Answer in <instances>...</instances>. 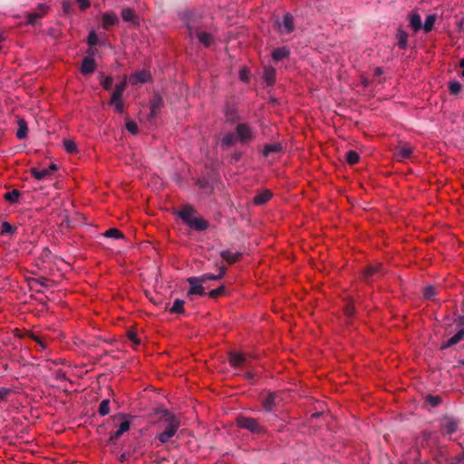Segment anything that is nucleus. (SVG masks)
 Wrapping results in <instances>:
<instances>
[{
    "instance_id": "17",
    "label": "nucleus",
    "mask_w": 464,
    "mask_h": 464,
    "mask_svg": "<svg viewBox=\"0 0 464 464\" xmlns=\"http://www.w3.org/2000/svg\"><path fill=\"white\" fill-rule=\"evenodd\" d=\"M408 34L403 30L399 28L396 33L397 44L400 49L406 50L408 47Z\"/></svg>"
},
{
    "instance_id": "55",
    "label": "nucleus",
    "mask_w": 464,
    "mask_h": 464,
    "mask_svg": "<svg viewBox=\"0 0 464 464\" xmlns=\"http://www.w3.org/2000/svg\"><path fill=\"white\" fill-rule=\"evenodd\" d=\"M76 3L79 4V7L81 10H86L91 6V3L89 0H75Z\"/></svg>"
},
{
    "instance_id": "59",
    "label": "nucleus",
    "mask_w": 464,
    "mask_h": 464,
    "mask_svg": "<svg viewBox=\"0 0 464 464\" xmlns=\"http://www.w3.org/2000/svg\"><path fill=\"white\" fill-rule=\"evenodd\" d=\"M459 363L463 364L464 365V360H460L459 361Z\"/></svg>"
},
{
    "instance_id": "12",
    "label": "nucleus",
    "mask_w": 464,
    "mask_h": 464,
    "mask_svg": "<svg viewBox=\"0 0 464 464\" xmlns=\"http://www.w3.org/2000/svg\"><path fill=\"white\" fill-rule=\"evenodd\" d=\"M409 26L413 30V32H418L421 28V18L420 15L416 11H411L408 14Z\"/></svg>"
},
{
    "instance_id": "37",
    "label": "nucleus",
    "mask_w": 464,
    "mask_h": 464,
    "mask_svg": "<svg viewBox=\"0 0 464 464\" xmlns=\"http://www.w3.org/2000/svg\"><path fill=\"white\" fill-rule=\"evenodd\" d=\"M110 401L109 400H103L99 406L98 412L102 416H106L110 412Z\"/></svg>"
},
{
    "instance_id": "5",
    "label": "nucleus",
    "mask_w": 464,
    "mask_h": 464,
    "mask_svg": "<svg viewBox=\"0 0 464 464\" xmlns=\"http://www.w3.org/2000/svg\"><path fill=\"white\" fill-rule=\"evenodd\" d=\"M188 282L190 285V288L188 293V295H205L204 287L202 285V284L204 282L200 280L199 276L198 277H189L188 279Z\"/></svg>"
},
{
    "instance_id": "27",
    "label": "nucleus",
    "mask_w": 464,
    "mask_h": 464,
    "mask_svg": "<svg viewBox=\"0 0 464 464\" xmlns=\"http://www.w3.org/2000/svg\"><path fill=\"white\" fill-rule=\"evenodd\" d=\"M162 106V100L160 97H157L150 101V118H154L157 114V111Z\"/></svg>"
},
{
    "instance_id": "61",
    "label": "nucleus",
    "mask_w": 464,
    "mask_h": 464,
    "mask_svg": "<svg viewBox=\"0 0 464 464\" xmlns=\"http://www.w3.org/2000/svg\"><path fill=\"white\" fill-rule=\"evenodd\" d=\"M462 323L464 324V319H463Z\"/></svg>"
},
{
    "instance_id": "39",
    "label": "nucleus",
    "mask_w": 464,
    "mask_h": 464,
    "mask_svg": "<svg viewBox=\"0 0 464 464\" xmlns=\"http://www.w3.org/2000/svg\"><path fill=\"white\" fill-rule=\"evenodd\" d=\"M104 236L106 237L121 238L123 234L117 228H110L105 231Z\"/></svg>"
},
{
    "instance_id": "1",
    "label": "nucleus",
    "mask_w": 464,
    "mask_h": 464,
    "mask_svg": "<svg viewBox=\"0 0 464 464\" xmlns=\"http://www.w3.org/2000/svg\"><path fill=\"white\" fill-rule=\"evenodd\" d=\"M161 421L164 423L165 429L157 435V439L161 443H167L179 430L180 427V420L170 411H163Z\"/></svg>"
},
{
    "instance_id": "47",
    "label": "nucleus",
    "mask_w": 464,
    "mask_h": 464,
    "mask_svg": "<svg viewBox=\"0 0 464 464\" xmlns=\"http://www.w3.org/2000/svg\"><path fill=\"white\" fill-rule=\"evenodd\" d=\"M235 143V138L231 133L226 134L222 139V144L225 146H232Z\"/></svg>"
},
{
    "instance_id": "45",
    "label": "nucleus",
    "mask_w": 464,
    "mask_h": 464,
    "mask_svg": "<svg viewBox=\"0 0 464 464\" xmlns=\"http://www.w3.org/2000/svg\"><path fill=\"white\" fill-rule=\"evenodd\" d=\"M435 295V289L431 285H428L423 289V295L426 299H432Z\"/></svg>"
},
{
    "instance_id": "7",
    "label": "nucleus",
    "mask_w": 464,
    "mask_h": 464,
    "mask_svg": "<svg viewBox=\"0 0 464 464\" xmlns=\"http://www.w3.org/2000/svg\"><path fill=\"white\" fill-rule=\"evenodd\" d=\"M237 134L242 142L250 141L253 138L250 127L245 123H240L237 126Z\"/></svg>"
},
{
    "instance_id": "41",
    "label": "nucleus",
    "mask_w": 464,
    "mask_h": 464,
    "mask_svg": "<svg viewBox=\"0 0 464 464\" xmlns=\"http://www.w3.org/2000/svg\"><path fill=\"white\" fill-rule=\"evenodd\" d=\"M14 392L10 388L0 387V402L7 401V398Z\"/></svg>"
},
{
    "instance_id": "54",
    "label": "nucleus",
    "mask_w": 464,
    "mask_h": 464,
    "mask_svg": "<svg viewBox=\"0 0 464 464\" xmlns=\"http://www.w3.org/2000/svg\"><path fill=\"white\" fill-rule=\"evenodd\" d=\"M127 336L128 338L132 341V343L135 344V345H138L140 343V340L139 338L137 337V334L133 331H129L128 334H127Z\"/></svg>"
},
{
    "instance_id": "9",
    "label": "nucleus",
    "mask_w": 464,
    "mask_h": 464,
    "mask_svg": "<svg viewBox=\"0 0 464 464\" xmlns=\"http://www.w3.org/2000/svg\"><path fill=\"white\" fill-rule=\"evenodd\" d=\"M130 428V422L129 420H124L122 421L118 430L113 432L110 438H109V442L111 443V444H115L116 441L125 433L127 432Z\"/></svg>"
},
{
    "instance_id": "48",
    "label": "nucleus",
    "mask_w": 464,
    "mask_h": 464,
    "mask_svg": "<svg viewBox=\"0 0 464 464\" xmlns=\"http://www.w3.org/2000/svg\"><path fill=\"white\" fill-rule=\"evenodd\" d=\"M126 129L132 134L138 133V125L133 121H128L126 122Z\"/></svg>"
},
{
    "instance_id": "28",
    "label": "nucleus",
    "mask_w": 464,
    "mask_h": 464,
    "mask_svg": "<svg viewBox=\"0 0 464 464\" xmlns=\"http://www.w3.org/2000/svg\"><path fill=\"white\" fill-rule=\"evenodd\" d=\"M226 274V268L224 266H221L219 268V274L218 275H211V274H204L202 276H200V280L203 281L204 283L208 280H218V279H220L224 276V275Z\"/></svg>"
},
{
    "instance_id": "19",
    "label": "nucleus",
    "mask_w": 464,
    "mask_h": 464,
    "mask_svg": "<svg viewBox=\"0 0 464 464\" xmlns=\"http://www.w3.org/2000/svg\"><path fill=\"white\" fill-rule=\"evenodd\" d=\"M18 130L16 131V137L19 140H24L27 137L28 127L27 122L24 119L17 121Z\"/></svg>"
},
{
    "instance_id": "42",
    "label": "nucleus",
    "mask_w": 464,
    "mask_h": 464,
    "mask_svg": "<svg viewBox=\"0 0 464 464\" xmlns=\"http://www.w3.org/2000/svg\"><path fill=\"white\" fill-rule=\"evenodd\" d=\"M110 105L114 106L115 111L121 114L124 111V102L122 100L110 101Z\"/></svg>"
},
{
    "instance_id": "14",
    "label": "nucleus",
    "mask_w": 464,
    "mask_h": 464,
    "mask_svg": "<svg viewBox=\"0 0 464 464\" xmlns=\"http://www.w3.org/2000/svg\"><path fill=\"white\" fill-rule=\"evenodd\" d=\"M96 70V63L91 57L83 58L81 66V72L84 75L92 73Z\"/></svg>"
},
{
    "instance_id": "49",
    "label": "nucleus",
    "mask_w": 464,
    "mask_h": 464,
    "mask_svg": "<svg viewBox=\"0 0 464 464\" xmlns=\"http://www.w3.org/2000/svg\"><path fill=\"white\" fill-rule=\"evenodd\" d=\"M427 401H429L431 406L436 407L441 402V399L440 396L430 395L427 397Z\"/></svg>"
},
{
    "instance_id": "56",
    "label": "nucleus",
    "mask_w": 464,
    "mask_h": 464,
    "mask_svg": "<svg viewBox=\"0 0 464 464\" xmlns=\"http://www.w3.org/2000/svg\"><path fill=\"white\" fill-rule=\"evenodd\" d=\"M354 313V308L352 307V306H348L346 309H345V314L348 315V316H352Z\"/></svg>"
},
{
    "instance_id": "32",
    "label": "nucleus",
    "mask_w": 464,
    "mask_h": 464,
    "mask_svg": "<svg viewBox=\"0 0 464 464\" xmlns=\"http://www.w3.org/2000/svg\"><path fill=\"white\" fill-rule=\"evenodd\" d=\"M199 42L205 46H209L212 43L213 37L210 34L206 32H200L198 34Z\"/></svg>"
},
{
    "instance_id": "38",
    "label": "nucleus",
    "mask_w": 464,
    "mask_h": 464,
    "mask_svg": "<svg viewBox=\"0 0 464 464\" xmlns=\"http://www.w3.org/2000/svg\"><path fill=\"white\" fill-rule=\"evenodd\" d=\"M26 17V23L28 24H31V25H34L37 23L38 20H40L42 17L39 15L38 13L36 12H34V13H28L26 14L25 15Z\"/></svg>"
},
{
    "instance_id": "50",
    "label": "nucleus",
    "mask_w": 464,
    "mask_h": 464,
    "mask_svg": "<svg viewBox=\"0 0 464 464\" xmlns=\"http://www.w3.org/2000/svg\"><path fill=\"white\" fill-rule=\"evenodd\" d=\"M88 44L90 45H96L98 44V36L94 31H91L88 35Z\"/></svg>"
},
{
    "instance_id": "60",
    "label": "nucleus",
    "mask_w": 464,
    "mask_h": 464,
    "mask_svg": "<svg viewBox=\"0 0 464 464\" xmlns=\"http://www.w3.org/2000/svg\"><path fill=\"white\" fill-rule=\"evenodd\" d=\"M461 75L464 77V68L463 71L461 72Z\"/></svg>"
},
{
    "instance_id": "20",
    "label": "nucleus",
    "mask_w": 464,
    "mask_h": 464,
    "mask_svg": "<svg viewBox=\"0 0 464 464\" xmlns=\"http://www.w3.org/2000/svg\"><path fill=\"white\" fill-rule=\"evenodd\" d=\"M220 255L222 258L225 259L228 264L236 263L241 256L240 252H232L230 250H224Z\"/></svg>"
},
{
    "instance_id": "36",
    "label": "nucleus",
    "mask_w": 464,
    "mask_h": 464,
    "mask_svg": "<svg viewBox=\"0 0 464 464\" xmlns=\"http://www.w3.org/2000/svg\"><path fill=\"white\" fill-rule=\"evenodd\" d=\"M63 147H64V150L70 153V154H72V153H75L77 152V147H76V144L74 143L73 140H63Z\"/></svg>"
},
{
    "instance_id": "40",
    "label": "nucleus",
    "mask_w": 464,
    "mask_h": 464,
    "mask_svg": "<svg viewBox=\"0 0 464 464\" xmlns=\"http://www.w3.org/2000/svg\"><path fill=\"white\" fill-rule=\"evenodd\" d=\"M15 227L12 226L7 221H4L1 225V233L2 234H14L15 232Z\"/></svg>"
},
{
    "instance_id": "3",
    "label": "nucleus",
    "mask_w": 464,
    "mask_h": 464,
    "mask_svg": "<svg viewBox=\"0 0 464 464\" xmlns=\"http://www.w3.org/2000/svg\"><path fill=\"white\" fill-rule=\"evenodd\" d=\"M56 169V165L52 163L48 168H32L30 173L36 180H43L50 177Z\"/></svg>"
},
{
    "instance_id": "6",
    "label": "nucleus",
    "mask_w": 464,
    "mask_h": 464,
    "mask_svg": "<svg viewBox=\"0 0 464 464\" xmlns=\"http://www.w3.org/2000/svg\"><path fill=\"white\" fill-rule=\"evenodd\" d=\"M151 80V74L149 71H139L130 75L129 81L130 84L136 85L138 83H145Z\"/></svg>"
},
{
    "instance_id": "57",
    "label": "nucleus",
    "mask_w": 464,
    "mask_h": 464,
    "mask_svg": "<svg viewBox=\"0 0 464 464\" xmlns=\"http://www.w3.org/2000/svg\"><path fill=\"white\" fill-rule=\"evenodd\" d=\"M253 376H254V375H253V373H252V372H246V377L247 379H252V378H253Z\"/></svg>"
},
{
    "instance_id": "4",
    "label": "nucleus",
    "mask_w": 464,
    "mask_h": 464,
    "mask_svg": "<svg viewBox=\"0 0 464 464\" xmlns=\"http://www.w3.org/2000/svg\"><path fill=\"white\" fill-rule=\"evenodd\" d=\"M413 153V148L407 143L399 145L394 152V157L398 161H404L411 158Z\"/></svg>"
},
{
    "instance_id": "43",
    "label": "nucleus",
    "mask_w": 464,
    "mask_h": 464,
    "mask_svg": "<svg viewBox=\"0 0 464 464\" xmlns=\"http://www.w3.org/2000/svg\"><path fill=\"white\" fill-rule=\"evenodd\" d=\"M462 89L461 84L459 82H451L449 84V90L451 94L457 95Z\"/></svg>"
},
{
    "instance_id": "52",
    "label": "nucleus",
    "mask_w": 464,
    "mask_h": 464,
    "mask_svg": "<svg viewBox=\"0 0 464 464\" xmlns=\"http://www.w3.org/2000/svg\"><path fill=\"white\" fill-rule=\"evenodd\" d=\"M63 11L67 15L71 14L72 8L71 3L68 0L63 1Z\"/></svg>"
},
{
    "instance_id": "18",
    "label": "nucleus",
    "mask_w": 464,
    "mask_h": 464,
    "mask_svg": "<svg viewBox=\"0 0 464 464\" xmlns=\"http://www.w3.org/2000/svg\"><path fill=\"white\" fill-rule=\"evenodd\" d=\"M290 54V51L287 47L284 46V47H279V48H276L275 49L273 52H272V58L274 61H281L285 58H287Z\"/></svg>"
},
{
    "instance_id": "30",
    "label": "nucleus",
    "mask_w": 464,
    "mask_h": 464,
    "mask_svg": "<svg viewBox=\"0 0 464 464\" xmlns=\"http://www.w3.org/2000/svg\"><path fill=\"white\" fill-rule=\"evenodd\" d=\"M381 269H382V266L379 264L375 265V266H368L363 272V276L365 279H369V278L372 277L374 275H376L377 273H379V271Z\"/></svg>"
},
{
    "instance_id": "24",
    "label": "nucleus",
    "mask_w": 464,
    "mask_h": 464,
    "mask_svg": "<svg viewBox=\"0 0 464 464\" xmlns=\"http://www.w3.org/2000/svg\"><path fill=\"white\" fill-rule=\"evenodd\" d=\"M283 27L284 32L286 34H289L294 30V18L289 13L284 15Z\"/></svg>"
},
{
    "instance_id": "25",
    "label": "nucleus",
    "mask_w": 464,
    "mask_h": 464,
    "mask_svg": "<svg viewBox=\"0 0 464 464\" xmlns=\"http://www.w3.org/2000/svg\"><path fill=\"white\" fill-rule=\"evenodd\" d=\"M264 80L268 85L276 82V70L273 67H266L264 71Z\"/></svg>"
},
{
    "instance_id": "34",
    "label": "nucleus",
    "mask_w": 464,
    "mask_h": 464,
    "mask_svg": "<svg viewBox=\"0 0 464 464\" xmlns=\"http://www.w3.org/2000/svg\"><path fill=\"white\" fill-rule=\"evenodd\" d=\"M19 197H20V191L17 189H13L5 194V200H7L11 203L16 202L18 200Z\"/></svg>"
},
{
    "instance_id": "11",
    "label": "nucleus",
    "mask_w": 464,
    "mask_h": 464,
    "mask_svg": "<svg viewBox=\"0 0 464 464\" xmlns=\"http://www.w3.org/2000/svg\"><path fill=\"white\" fill-rule=\"evenodd\" d=\"M246 361H247V357L244 353H229V363L234 368L245 365L246 363Z\"/></svg>"
},
{
    "instance_id": "53",
    "label": "nucleus",
    "mask_w": 464,
    "mask_h": 464,
    "mask_svg": "<svg viewBox=\"0 0 464 464\" xmlns=\"http://www.w3.org/2000/svg\"><path fill=\"white\" fill-rule=\"evenodd\" d=\"M239 78L243 82H247L249 78V71L246 68H243L239 72Z\"/></svg>"
},
{
    "instance_id": "16",
    "label": "nucleus",
    "mask_w": 464,
    "mask_h": 464,
    "mask_svg": "<svg viewBox=\"0 0 464 464\" xmlns=\"http://www.w3.org/2000/svg\"><path fill=\"white\" fill-rule=\"evenodd\" d=\"M457 430V423L451 419H444L441 423V432L450 435Z\"/></svg>"
},
{
    "instance_id": "21",
    "label": "nucleus",
    "mask_w": 464,
    "mask_h": 464,
    "mask_svg": "<svg viewBox=\"0 0 464 464\" xmlns=\"http://www.w3.org/2000/svg\"><path fill=\"white\" fill-rule=\"evenodd\" d=\"M272 198V193L269 190H264L255 196L253 201L256 205H263Z\"/></svg>"
},
{
    "instance_id": "23",
    "label": "nucleus",
    "mask_w": 464,
    "mask_h": 464,
    "mask_svg": "<svg viewBox=\"0 0 464 464\" xmlns=\"http://www.w3.org/2000/svg\"><path fill=\"white\" fill-rule=\"evenodd\" d=\"M464 336V329H460L458 333L450 337L445 343L441 345V349L448 348L453 344L459 343Z\"/></svg>"
},
{
    "instance_id": "44",
    "label": "nucleus",
    "mask_w": 464,
    "mask_h": 464,
    "mask_svg": "<svg viewBox=\"0 0 464 464\" xmlns=\"http://www.w3.org/2000/svg\"><path fill=\"white\" fill-rule=\"evenodd\" d=\"M280 150H281V147L278 144H268V145L265 146L263 152H264L265 156H267L269 153L277 152Z\"/></svg>"
},
{
    "instance_id": "22",
    "label": "nucleus",
    "mask_w": 464,
    "mask_h": 464,
    "mask_svg": "<svg viewBox=\"0 0 464 464\" xmlns=\"http://www.w3.org/2000/svg\"><path fill=\"white\" fill-rule=\"evenodd\" d=\"M179 217L182 220H184L188 225L191 222L194 217V209L191 207H185L179 211Z\"/></svg>"
},
{
    "instance_id": "46",
    "label": "nucleus",
    "mask_w": 464,
    "mask_h": 464,
    "mask_svg": "<svg viewBox=\"0 0 464 464\" xmlns=\"http://www.w3.org/2000/svg\"><path fill=\"white\" fill-rule=\"evenodd\" d=\"M37 12L39 14V15L43 18L44 16H45L50 9V6L46 4H39L37 5Z\"/></svg>"
},
{
    "instance_id": "29",
    "label": "nucleus",
    "mask_w": 464,
    "mask_h": 464,
    "mask_svg": "<svg viewBox=\"0 0 464 464\" xmlns=\"http://www.w3.org/2000/svg\"><path fill=\"white\" fill-rule=\"evenodd\" d=\"M435 21H436V14H429L426 17L425 22H424L423 25L421 26L425 33H429L432 30Z\"/></svg>"
},
{
    "instance_id": "58",
    "label": "nucleus",
    "mask_w": 464,
    "mask_h": 464,
    "mask_svg": "<svg viewBox=\"0 0 464 464\" xmlns=\"http://www.w3.org/2000/svg\"><path fill=\"white\" fill-rule=\"evenodd\" d=\"M459 67L464 68V58L459 61Z\"/></svg>"
},
{
    "instance_id": "31",
    "label": "nucleus",
    "mask_w": 464,
    "mask_h": 464,
    "mask_svg": "<svg viewBox=\"0 0 464 464\" xmlns=\"http://www.w3.org/2000/svg\"><path fill=\"white\" fill-rule=\"evenodd\" d=\"M184 304L185 302L180 299H176L173 303L172 307L170 308V313L172 314H183L184 313Z\"/></svg>"
},
{
    "instance_id": "13",
    "label": "nucleus",
    "mask_w": 464,
    "mask_h": 464,
    "mask_svg": "<svg viewBox=\"0 0 464 464\" xmlns=\"http://www.w3.org/2000/svg\"><path fill=\"white\" fill-rule=\"evenodd\" d=\"M127 88V77L124 76L121 82L117 84L111 93V97L110 101H116V100H122L123 92H125Z\"/></svg>"
},
{
    "instance_id": "33",
    "label": "nucleus",
    "mask_w": 464,
    "mask_h": 464,
    "mask_svg": "<svg viewBox=\"0 0 464 464\" xmlns=\"http://www.w3.org/2000/svg\"><path fill=\"white\" fill-rule=\"evenodd\" d=\"M360 156L359 154L354 150H349L346 153V161L350 165H354L359 162Z\"/></svg>"
},
{
    "instance_id": "8",
    "label": "nucleus",
    "mask_w": 464,
    "mask_h": 464,
    "mask_svg": "<svg viewBox=\"0 0 464 464\" xmlns=\"http://www.w3.org/2000/svg\"><path fill=\"white\" fill-rule=\"evenodd\" d=\"M121 17L123 21L131 23L133 25H140V17L132 8H123L121 10Z\"/></svg>"
},
{
    "instance_id": "51",
    "label": "nucleus",
    "mask_w": 464,
    "mask_h": 464,
    "mask_svg": "<svg viewBox=\"0 0 464 464\" xmlns=\"http://www.w3.org/2000/svg\"><path fill=\"white\" fill-rule=\"evenodd\" d=\"M225 289L223 286H220L218 288H216V289H213L209 292L208 295L211 297V298H216L219 295H221L223 293H224Z\"/></svg>"
},
{
    "instance_id": "35",
    "label": "nucleus",
    "mask_w": 464,
    "mask_h": 464,
    "mask_svg": "<svg viewBox=\"0 0 464 464\" xmlns=\"http://www.w3.org/2000/svg\"><path fill=\"white\" fill-rule=\"evenodd\" d=\"M100 83L105 90H111L112 87V78L110 76H104L102 74L100 76Z\"/></svg>"
},
{
    "instance_id": "26",
    "label": "nucleus",
    "mask_w": 464,
    "mask_h": 464,
    "mask_svg": "<svg viewBox=\"0 0 464 464\" xmlns=\"http://www.w3.org/2000/svg\"><path fill=\"white\" fill-rule=\"evenodd\" d=\"M191 227L196 228L197 230H205L208 228V222L201 218H194L191 222L188 224Z\"/></svg>"
},
{
    "instance_id": "2",
    "label": "nucleus",
    "mask_w": 464,
    "mask_h": 464,
    "mask_svg": "<svg viewBox=\"0 0 464 464\" xmlns=\"http://www.w3.org/2000/svg\"><path fill=\"white\" fill-rule=\"evenodd\" d=\"M237 425L255 434H263L266 431L257 420L246 416H238L237 418Z\"/></svg>"
},
{
    "instance_id": "15",
    "label": "nucleus",
    "mask_w": 464,
    "mask_h": 464,
    "mask_svg": "<svg viewBox=\"0 0 464 464\" xmlns=\"http://www.w3.org/2000/svg\"><path fill=\"white\" fill-rule=\"evenodd\" d=\"M261 403L266 411H271L276 405V394L267 392L262 396Z\"/></svg>"
},
{
    "instance_id": "10",
    "label": "nucleus",
    "mask_w": 464,
    "mask_h": 464,
    "mask_svg": "<svg viewBox=\"0 0 464 464\" xmlns=\"http://www.w3.org/2000/svg\"><path fill=\"white\" fill-rule=\"evenodd\" d=\"M102 27L108 30L111 26L119 24V18L114 12H106L102 15Z\"/></svg>"
}]
</instances>
